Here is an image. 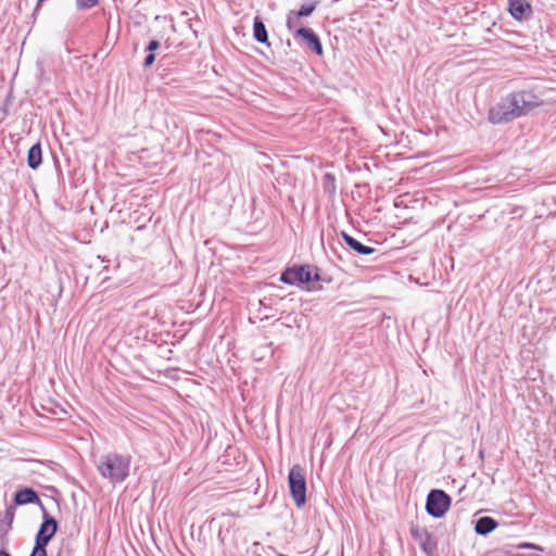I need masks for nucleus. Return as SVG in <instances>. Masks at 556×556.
<instances>
[{"instance_id": "nucleus-16", "label": "nucleus", "mask_w": 556, "mask_h": 556, "mask_svg": "<svg viewBox=\"0 0 556 556\" xmlns=\"http://www.w3.org/2000/svg\"><path fill=\"white\" fill-rule=\"evenodd\" d=\"M324 192L333 195L336 193V177L331 173H326L323 178Z\"/></svg>"}, {"instance_id": "nucleus-10", "label": "nucleus", "mask_w": 556, "mask_h": 556, "mask_svg": "<svg viewBox=\"0 0 556 556\" xmlns=\"http://www.w3.org/2000/svg\"><path fill=\"white\" fill-rule=\"evenodd\" d=\"M508 12L518 21L527 20L532 14V7L527 0H509Z\"/></svg>"}, {"instance_id": "nucleus-3", "label": "nucleus", "mask_w": 556, "mask_h": 556, "mask_svg": "<svg viewBox=\"0 0 556 556\" xmlns=\"http://www.w3.org/2000/svg\"><path fill=\"white\" fill-rule=\"evenodd\" d=\"M280 281L289 286H301L312 281H324L320 269L314 265H294L280 274Z\"/></svg>"}, {"instance_id": "nucleus-4", "label": "nucleus", "mask_w": 556, "mask_h": 556, "mask_svg": "<svg viewBox=\"0 0 556 556\" xmlns=\"http://www.w3.org/2000/svg\"><path fill=\"white\" fill-rule=\"evenodd\" d=\"M288 483L290 494L298 508H301L306 503V479L303 468L295 464L291 467L288 475Z\"/></svg>"}, {"instance_id": "nucleus-18", "label": "nucleus", "mask_w": 556, "mask_h": 556, "mask_svg": "<svg viewBox=\"0 0 556 556\" xmlns=\"http://www.w3.org/2000/svg\"><path fill=\"white\" fill-rule=\"evenodd\" d=\"M300 18L301 17H298V14L294 11H290L287 14V21H286V26H287L288 30L294 33L296 30L294 28H295L296 24L299 23Z\"/></svg>"}, {"instance_id": "nucleus-11", "label": "nucleus", "mask_w": 556, "mask_h": 556, "mask_svg": "<svg viewBox=\"0 0 556 556\" xmlns=\"http://www.w3.org/2000/svg\"><path fill=\"white\" fill-rule=\"evenodd\" d=\"M341 237H342L344 243L353 252H355L359 255H371L377 252V249L363 244L361 241H358L357 239H355L354 237H352L351 235H349L345 231H341Z\"/></svg>"}, {"instance_id": "nucleus-7", "label": "nucleus", "mask_w": 556, "mask_h": 556, "mask_svg": "<svg viewBox=\"0 0 556 556\" xmlns=\"http://www.w3.org/2000/svg\"><path fill=\"white\" fill-rule=\"evenodd\" d=\"M41 513L42 522L38 532L36 533L35 542L48 545L51 539L58 532L59 523L56 519L47 511L46 507H42Z\"/></svg>"}, {"instance_id": "nucleus-13", "label": "nucleus", "mask_w": 556, "mask_h": 556, "mask_svg": "<svg viewBox=\"0 0 556 556\" xmlns=\"http://www.w3.org/2000/svg\"><path fill=\"white\" fill-rule=\"evenodd\" d=\"M253 37L257 42L269 46L266 26L260 16L253 20Z\"/></svg>"}, {"instance_id": "nucleus-21", "label": "nucleus", "mask_w": 556, "mask_h": 556, "mask_svg": "<svg viewBox=\"0 0 556 556\" xmlns=\"http://www.w3.org/2000/svg\"><path fill=\"white\" fill-rule=\"evenodd\" d=\"M518 548L520 549H535V551H542L543 548L534 543H528V542H523V543H520L518 544L517 546Z\"/></svg>"}, {"instance_id": "nucleus-24", "label": "nucleus", "mask_w": 556, "mask_h": 556, "mask_svg": "<svg viewBox=\"0 0 556 556\" xmlns=\"http://www.w3.org/2000/svg\"><path fill=\"white\" fill-rule=\"evenodd\" d=\"M46 0H38L37 1V5L33 12V15H36L38 13V11L40 10V7H41V3H43Z\"/></svg>"}, {"instance_id": "nucleus-22", "label": "nucleus", "mask_w": 556, "mask_h": 556, "mask_svg": "<svg viewBox=\"0 0 556 556\" xmlns=\"http://www.w3.org/2000/svg\"><path fill=\"white\" fill-rule=\"evenodd\" d=\"M155 61V54L154 52H148V54L146 55L144 60H143V67L148 68L150 67Z\"/></svg>"}, {"instance_id": "nucleus-20", "label": "nucleus", "mask_w": 556, "mask_h": 556, "mask_svg": "<svg viewBox=\"0 0 556 556\" xmlns=\"http://www.w3.org/2000/svg\"><path fill=\"white\" fill-rule=\"evenodd\" d=\"M98 3V0H76L78 10H89Z\"/></svg>"}, {"instance_id": "nucleus-6", "label": "nucleus", "mask_w": 556, "mask_h": 556, "mask_svg": "<svg viewBox=\"0 0 556 556\" xmlns=\"http://www.w3.org/2000/svg\"><path fill=\"white\" fill-rule=\"evenodd\" d=\"M412 538L418 542L420 549L427 556H433L438 549V541L431 532L425 527L412 526L410 527Z\"/></svg>"}, {"instance_id": "nucleus-14", "label": "nucleus", "mask_w": 556, "mask_h": 556, "mask_svg": "<svg viewBox=\"0 0 556 556\" xmlns=\"http://www.w3.org/2000/svg\"><path fill=\"white\" fill-rule=\"evenodd\" d=\"M42 163V150L40 142L30 147L27 153V165L31 169H37Z\"/></svg>"}, {"instance_id": "nucleus-19", "label": "nucleus", "mask_w": 556, "mask_h": 556, "mask_svg": "<svg viewBox=\"0 0 556 556\" xmlns=\"http://www.w3.org/2000/svg\"><path fill=\"white\" fill-rule=\"evenodd\" d=\"M29 556H48L47 545L35 542Z\"/></svg>"}, {"instance_id": "nucleus-12", "label": "nucleus", "mask_w": 556, "mask_h": 556, "mask_svg": "<svg viewBox=\"0 0 556 556\" xmlns=\"http://www.w3.org/2000/svg\"><path fill=\"white\" fill-rule=\"evenodd\" d=\"M497 521L489 516L480 517L475 522V531L479 535H488L497 528Z\"/></svg>"}, {"instance_id": "nucleus-1", "label": "nucleus", "mask_w": 556, "mask_h": 556, "mask_svg": "<svg viewBox=\"0 0 556 556\" xmlns=\"http://www.w3.org/2000/svg\"><path fill=\"white\" fill-rule=\"evenodd\" d=\"M542 104L543 101L531 90L514 91L489 110L488 118L494 125L509 123Z\"/></svg>"}, {"instance_id": "nucleus-9", "label": "nucleus", "mask_w": 556, "mask_h": 556, "mask_svg": "<svg viewBox=\"0 0 556 556\" xmlns=\"http://www.w3.org/2000/svg\"><path fill=\"white\" fill-rule=\"evenodd\" d=\"M294 37L301 38L306 46L317 55L323 54V45L317 34L307 27H300L294 31Z\"/></svg>"}, {"instance_id": "nucleus-8", "label": "nucleus", "mask_w": 556, "mask_h": 556, "mask_svg": "<svg viewBox=\"0 0 556 556\" xmlns=\"http://www.w3.org/2000/svg\"><path fill=\"white\" fill-rule=\"evenodd\" d=\"M28 504H36L39 506L40 510L45 507L43 503L40 501L38 493L29 486H24L18 489L14 493L13 503L11 505L23 506Z\"/></svg>"}, {"instance_id": "nucleus-25", "label": "nucleus", "mask_w": 556, "mask_h": 556, "mask_svg": "<svg viewBox=\"0 0 556 556\" xmlns=\"http://www.w3.org/2000/svg\"><path fill=\"white\" fill-rule=\"evenodd\" d=\"M0 556H12L9 552L5 549H0Z\"/></svg>"}, {"instance_id": "nucleus-5", "label": "nucleus", "mask_w": 556, "mask_h": 556, "mask_svg": "<svg viewBox=\"0 0 556 556\" xmlns=\"http://www.w3.org/2000/svg\"><path fill=\"white\" fill-rule=\"evenodd\" d=\"M452 504L451 496L443 490L432 489L426 500V511L433 518H442Z\"/></svg>"}, {"instance_id": "nucleus-17", "label": "nucleus", "mask_w": 556, "mask_h": 556, "mask_svg": "<svg viewBox=\"0 0 556 556\" xmlns=\"http://www.w3.org/2000/svg\"><path fill=\"white\" fill-rule=\"evenodd\" d=\"M318 3H319V0H313L309 3L302 4L300 7V9L295 12L298 14V17L309 16L315 11Z\"/></svg>"}, {"instance_id": "nucleus-2", "label": "nucleus", "mask_w": 556, "mask_h": 556, "mask_svg": "<svg viewBox=\"0 0 556 556\" xmlns=\"http://www.w3.org/2000/svg\"><path fill=\"white\" fill-rule=\"evenodd\" d=\"M130 463L129 455L109 453L100 457L97 468L102 478L116 484L124 482L129 476Z\"/></svg>"}, {"instance_id": "nucleus-15", "label": "nucleus", "mask_w": 556, "mask_h": 556, "mask_svg": "<svg viewBox=\"0 0 556 556\" xmlns=\"http://www.w3.org/2000/svg\"><path fill=\"white\" fill-rule=\"evenodd\" d=\"M16 508L14 505H9L2 517H0V533L7 534L12 529V525L15 517Z\"/></svg>"}, {"instance_id": "nucleus-23", "label": "nucleus", "mask_w": 556, "mask_h": 556, "mask_svg": "<svg viewBox=\"0 0 556 556\" xmlns=\"http://www.w3.org/2000/svg\"><path fill=\"white\" fill-rule=\"evenodd\" d=\"M160 46H161L160 41L156 40V39H153L146 47V51L147 52H154L155 50H157L160 48Z\"/></svg>"}]
</instances>
